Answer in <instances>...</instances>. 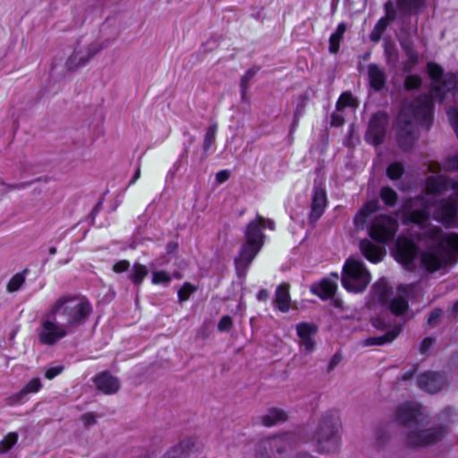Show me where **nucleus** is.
Segmentation results:
<instances>
[{
    "mask_svg": "<svg viewBox=\"0 0 458 458\" xmlns=\"http://www.w3.org/2000/svg\"><path fill=\"white\" fill-rule=\"evenodd\" d=\"M92 312L88 299L80 295L64 294L54 300L37 328L38 341L44 345H54L85 324Z\"/></svg>",
    "mask_w": 458,
    "mask_h": 458,
    "instance_id": "nucleus-1",
    "label": "nucleus"
},
{
    "mask_svg": "<svg viewBox=\"0 0 458 458\" xmlns=\"http://www.w3.org/2000/svg\"><path fill=\"white\" fill-rule=\"evenodd\" d=\"M432 99L423 95L414 100H406L397 117V141L403 150L410 149L417 140V125L427 129L431 124Z\"/></svg>",
    "mask_w": 458,
    "mask_h": 458,
    "instance_id": "nucleus-2",
    "label": "nucleus"
},
{
    "mask_svg": "<svg viewBox=\"0 0 458 458\" xmlns=\"http://www.w3.org/2000/svg\"><path fill=\"white\" fill-rule=\"evenodd\" d=\"M420 407L413 403L400 404L394 412V420L407 426V444L411 446L419 447L434 444L441 440L446 434L444 426L425 428L421 420Z\"/></svg>",
    "mask_w": 458,
    "mask_h": 458,
    "instance_id": "nucleus-3",
    "label": "nucleus"
},
{
    "mask_svg": "<svg viewBox=\"0 0 458 458\" xmlns=\"http://www.w3.org/2000/svg\"><path fill=\"white\" fill-rule=\"evenodd\" d=\"M266 224L269 229H275L274 222L270 219H265L261 216H258L257 219L250 222L246 227L245 241L238 256L234 259L235 269L240 277L245 276L250 265L264 244L265 235L262 230Z\"/></svg>",
    "mask_w": 458,
    "mask_h": 458,
    "instance_id": "nucleus-4",
    "label": "nucleus"
},
{
    "mask_svg": "<svg viewBox=\"0 0 458 458\" xmlns=\"http://www.w3.org/2000/svg\"><path fill=\"white\" fill-rule=\"evenodd\" d=\"M339 426L340 420L335 411H329L322 416L315 434L320 452L330 453L338 449L340 444Z\"/></svg>",
    "mask_w": 458,
    "mask_h": 458,
    "instance_id": "nucleus-5",
    "label": "nucleus"
},
{
    "mask_svg": "<svg viewBox=\"0 0 458 458\" xmlns=\"http://www.w3.org/2000/svg\"><path fill=\"white\" fill-rule=\"evenodd\" d=\"M341 281L348 292L360 293L368 286L370 275L361 260L349 258L343 267Z\"/></svg>",
    "mask_w": 458,
    "mask_h": 458,
    "instance_id": "nucleus-6",
    "label": "nucleus"
},
{
    "mask_svg": "<svg viewBox=\"0 0 458 458\" xmlns=\"http://www.w3.org/2000/svg\"><path fill=\"white\" fill-rule=\"evenodd\" d=\"M395 219L389 216L380 215L374 218L369 228L370 237L381 243L391 241L397 230Z\"/></svg>",
    "mask_w": 458,
    "mask_h": 458,
    "instance_id": "nucleus-7",
    "label": "nucleus"
},
{
    "mask_svg": "<svg viewBox=\"0 0 458 458\" xmlns=\"http://www.w3.org/2000/svg\"><path fill=\"white\" fill-rule=\"evenodd\" d=\"M418 254V249L414 242L405 238H400L396 242L395 258L408 269L414 267V260Z\"/></svg>",
    "mask_w": 458,
    "mask_h": 458,
    "instance_id": "nucleus-8",
    "label": "nucleus"
},
{
    "mask_svg": "<svg viewBox=\"0 0 458 458\" xmlns=\"http://www.w3.org/2000/svg\"><path fill=\"white\" fill-rule=\"evenodd\" d=\"M387 124V116L384 113L375 114L369 123L366 140L371 144L378 145L383 141Z\"/></svg>",
    "mask_w": 458,
    "mask_h": 458,
    "instance_id": "nucleus-9",
    "label": "nucleus"
},
{
    "mask_svg": "<svg viewBox=\"0 0 458 458\" xmlns=\"http://www.w3.org/2000/svg\"><path fill=\"white\" fill-rule=\"evenodd\" d=\"M446 382L444 374L438 372L427 371L418 377V386L420 389L428 393H437L442 389Z\"/></svg>",
    "mask_w": 458,
    "mask_h": 458,
    "instance_id": "nucleus-10",
    "label": "nucleus"
},
{
    "mask_svg": "<svg viewBox=\"0 0 458 458\" xmlns=\"http://www.w3.org/2000/svg\"><path fill=\"white\" fill-rule=\"evenodd\" d=\"M327 204V198L326 191L320 186L313 188L311 209L309 216L311 223L317 222L323 215Z\"/></svg>",
    "mask_w": 458,
    "mask_h": 458,
    "instance_id": "nucleus-11",
    "label": "nucleus"
},
{
    "mask_svg": "<svg viewBox=\"0 0 458 458\" xmlns=\"http://www.w3.org/2000/svg\"><path fill=\"white\" fill-rule=\"evenodd\" d=\"M296 332L301 346L304 347L307 352H311L316 344L313 337L318 332L317 326L312 323H299L296 325Z\"/></svg>",
    "mask_w": 458,
    "mask_h": 458,
    "instance_id": "nucleus-12",
    "label": "nucleus"
},
{
    "mask_svg": "<svg viewBox=\"0 0 458 458\" xmlns=\"http://www.w3.org/2000/svg\"><path fill=\"white\" fill-rule=\"evenodd\" d=\"M331 276L334 279L324 278L310 286L311 293L318 295L321 300L332 298L336 292L338 275L332 274Z\"/></svg>",
    "mask_w": 458,
    "mask_h": 458,
    "instance_id": "nucleus-13",
    "label": "nucleus"
},
{
    "mask_svg": "<svg viewBox=\"0 0 458 458\" xmlns=\"http://www.w3.org/2000/svg\"><path fill=\"white\" fill-rule=\"evenodd\" d=\"M93 381L96 387L105 394H114L120 389L119 379L108 371L98 374Z\"/></svg>",
    "mask_w": 458,
    "mask_h": 458,
    "instance_id": "nucleus-14",
    "label": "nucleus"
},
{
    "mask_svg": "<svg viewBox=\"0 0 458 458\" xmlns=\"http://www.w3.org/2000/svg\"><path fill=\"white\" fill-rule=\"evenodd\" d=\"M196 452L195 441L188 438L174 446L163 458H194Z\"/></svg>",
    "mask_w": 458,
    "mask_h": 458,
    "instance_id": "nucleus-15",
    "label": "nucleus"
},
{
    "mask_svg": "<svg viewBox=\"0 0 458 458\" xmlns=\"http://www.w3.org/2000/svg\"><path fill=\"white\" fill-rule=\"evenodd\" d=\"M360 248L363 256L373 263L379 262L386 251L383 247L377 246L369 240L364 239L360 242Z\"/></svg>",
    "mask_w": 458,
    "mask_h": 458,
    "instance_id": "nucleus-16",
    "label": "nucleus"
},
{
    "mask_svg": "<svg viewBox=\"0 0 458 458\" xmlns=\"http://www.w3.org/2000/svg\"><path fill=\"white\" fill-rule=\"evenodd\" d=\"M457 87V79L454 74L447 73L434 85L433 94L439 100H443L445 92L452 91Z\"/></svg>",
    "mask_w": 458,
    "mask_h": 458,
    "instance_id": "nucleus-17",
    "label": "nucleus"
},
{
    "mask_svg": "<svg viewBox=\"0 0 458 458\" xmlns=\"http://www.w3.org/2000/svg\"><path fill=\"white\" fill-rule=\"evenodd\" d=\"M412 285H402L399 286L398 292L399 297L394 298L389 305L390 310L395 315L403 314L408 308V302L406 298L409 296V293L412 290Z\"/></svg>",
    "mask_w": 458,
    "mask_h": 458,
    "instance_id": "nucleus-18",
    "label": "nucleus"
},
{
    "mask_svg": "<svg viewBox=\"0 0 458 458\" xmlns=\"http://www.w3.org/2000/svg\"><path fill=\"white\" fill-rule=\"evenodd\" d=\"M379 208L377 200H370L366 202L357 212L354 216L353 223L358 229H362L366 224L367 218L376 212Z\"/></svg>",
    "mask_w": 458,
    "mask_h": 458,
    "instance_id": "nucleus-19",
    "label": "nucleus"
},
{
    "mask_svg": "<svg viewBox=\"0 0 458 458\" xmlns=\"http://www.w3.org/2000/svg\"><path fill=\"white\" fill-rule=\"evenodd\" d=\"M401 332V327L395 326L381 336L369 337L362 341V346L383 345L394 341Z\"/></svg>",
    "mask_w": 458,
    "mask_h": 458,
    "instance_id": "nucleus-20",
    "label": "nucleus"
},
{
    "mask_svg": "<svg viewBox=\"0 0 458 458\" xmlns=\"http://www.w3.org/2000/svg\"><path fill=\"white\" fill-rule=\"evenodd\" d=\"M290 301L289 284H281L276 291L275 304L280 311L287 312L290 310Z\"/></svg>",
    "mask_w": 458,
    "mask_h": 458,
    "instance_id": "nucleus-21",
    "label": "nucleus"
},
{
    "mask_svg": "<svg viewBox=\"0 0 458 458\" xmlns=\"http://www.w3.org/2000/svg\"><path fill=\"white\" fill-rule=\"evenodd\" d=\"M400 45L407 57L403 69L405 72H408L417 64L418 52L415 49L414 44L409 39H402Z\"/></svg>",
    "mask_w": 458,
    "mask_h": 458,
    "instance_id": "nucleus-22",
    "label": "nucleus"
},
{
    "mask_svg": "<svg viewBox=\"0 0 458 458\" xmlns=\"http://www.w3.org/2000/svg\"><path fill=\"white\" fill-rule=\"evenodd\" d=\"M368 72L371 87L376 90L381 89L386 82V75L384 71L377 64H370L368 66Z\"/></svg>",
    "mask_w": 458,
    "mask_h": 458,
    "instance_id": "nucleus-23",
    "label": "nucleus"
},
{
    "mask_svg": "<svg viewBox=\"0 0 458 458\" xmlns=\"http://www.w3.org/2000/svg\"><path fill=\"white\" fill-rule=\"evenodd\" d=\"M287 420V414L284 411L278 408H271L260 418L261 423L266 427L274 426L279 422Z\"/></svg>",
    "mask_w": 458,
    "mask_h": 458,
    "instance_id": "nucleus-24",
    "label": "nucleus"
},
{
    "mask_svg": "<svg viewBox=\"0 0 458 458\" xmlns=\"http://www.w3.org/2000/svg\"><path fill=\"white\" fill-rule=\"evenodd\" d=\"M42 387L41 381L38 377H34L30 380L23 388L15 395L12 397L14 402H20L25 395L29 394L38 393Z\"/></svg>",
    "mask_w": 458,
    "mask_h": 458,
    "instance_id": "nucleus-25",
    "label": "nucleus"
},
{
    "mask_svg": "<svg viewBox=\"0 0 458 458\" xmlns=\"http://www.w3.org/2000/svg\"><path fill=\"white\" fill-rule=\"evenodd\" d=\"M425 2L426 0H397V4L403 13L415 14L425 6Z\"/></svg>",
    "mask_w": 458,
    "mask_h": 458,
    "instance_id": "nucleus-26",
    "label": "nucleus"
},
{
    "mask_svg": "<svg viewBox=\"0 0 458 458\" xmlns=\"http://www.w3.org/2000/svg\"><path fill=\"white\" fill-rule=\"evenodd\" d=\"M372 293L374 298H376L379 302L386 303L387 301L390 288L387 283L381 279L376 282L372 286Z\"/></svg>",
    "mask_w": 458,
    "mask_h": 458,
    "instance_id": "nucleus-27",
    "label": "nucleus"
},
{
    "mask_svg": "<svg viewBox=\"0 0 458 458\" xmlns=\"http://www.w3.org/2000/svg\"><path fill=\"white\" fill-rule=\"evenodd\" d=\"M346 31V25L344 22L338 24L336 30L330 36L329 38V52L336 54L339 51L340 42L343 39L344 34Z\"/></svg>",
    "mask_w": 458,
    "mask_h": 458,
    "instance_id": "nucleus-28",
    "label": "nucleus"
},
{
    "mask_svg": "<svg viewBox=\"0 0 458 458\" xmlns=\"http://www.w3.org/2000/svg\"><path fill=\"white\" fill-rule=\"evenodd\" d=\"M148 272L146 266L140 263H135L132 266L129 278L132 281L133 284L140 285L144 278L148 276Z\"/></svg>",
    "mask_w": 458,
    "mask_h": 458,
    "instance_id": "nucleus-29",
    "label": "nucleus"
},
{
    "mask_svg": "<svg viewBox=\"0 0 458 458\" xmlns=\"http://www.w3.org/2000/svg\"><path fill=\"white\" fill-rule=\"evenodd\" d=\"M81 57H83L82 49L74 50L65 63L67 70L73 71L88 63L87 61H83Z\"/></svg>",
    "mask_w": 458,
    "mask_h": 458,
    "instance_id": "nucleus-30",
    "label": "nucleus"
},
{
    "mask_svg": "<svg viewBox=\"0 0 458 458\" xmlns=\"http://www.w3.org/2000/svg\"><path fill=\"white\" fill-rule=\"evenodd\" d=\"M217 131V124L212 123L210 124L205 133L204 140H203V150L205 153V157L208 156V151L210 147L214 144L216 140V135Z\"/></svg>",
    "mask_w": 458,
    "mask_h": 458,
    "instance_id": "nucleus-31",
    "label": "nucleus"
},
{
    "mask_svg": "<svg viewBox=\"0 0 458 458\" xmlns=\"http://www.w3.org/2000/svg\"><path fill=\"white\" fill-rule=\"evenodd\" d=\"M389 24V21L380 18L369 34V39L374 43L378 42L382 37V34L385 32Z\"/></svg>",
    "mask_w": 458,
    "mask_h": 458,
    "instance_id": "nucleus-32",
    "label": "nucleus"
},
{
    "mask_svg": "<svg viewBox=\"0 0 458 458\" xmlns=\"http://www.w3.org/2000/svg\"><path fill=\"white\" fill-rule=\"evenodd\" d=\"M28 269H24L21 273L15 274L7 284V291L13 293L18 291L25 282Z\"/></svg>",
    "mask_w": 458,
    "mask_h": 458,
    "instance_id": "nucleus-33",
    "label": "nucleus"
},
{
    "mask_svg": "<svg viewBox=\"0 0 458 458\" xmlns=\"http://www.w3.org/2000/svg\"><path fill=\"white\" fill-rule=\"evenodd\" d=\"M272 445V437L261 440L257 448L258 455L261 458H270L274 454Z\"/></svg>",
    "mask_w": 458,
    "mask_h": 458,
    "instance_id": "nucleus-34",
    "label": "nucleus"
},
{
    "mask_svg": "<svg viewBox=\"0 0 458 458\" xmlns=\"http://www.w3.org/2000/svg\"><path fill=\"white\" fill-rule=\"evenodd\" d=\"M272 445L273 452L278 454H284L289 446L286 437H272Z\"/></svg>",
    "mask_w": 458,
    "mask_h": 458,
    "instance_id": "nucleus-35",
    "label": "nucleus"
},
{
    "mask_svg": "<svg viewBox=\"0 0 458 458\" xmlns=\"http://www.w3.org/2000/svg\"><path fill=\"white\" fill-rule=\"evenodd\" d=\"M380 198L386 205L394 206L397 200V194L390 187H383L380 190Z\"/></svg>",
    "mask_w": 458,
    "mask_h": 458,
    "instance_id": "nucleus-36",
    "label": "nucleus"
},
{
    "mask_svg": "<svg viewBox=\"0 0 458 458\" xmlns=\"http://www.w3.org/2000/svg\"><path fill=\"white\" fill-rule=\"evenodd\" d=\"M18 440V434L11 432L7 434L4 438L0 442V454L8 452Z\"/></svg>",
    "mask_w": 458,
    "mask_h": 458,
    "instance_id": "nucleus-37",
    "label": "nucleus"
},
{
    "mask_svg": "<svg viewBox=\"0 0 458 458\" xmlns=\"http://www.w3.org/2000/svg\"><path fill=\"white\" fill-rule=\"evenodd\" d=\"M346 106H357L356 100L350 92H344L336 103V109L338 111Z\"/></svg>",
    "mask_w": 458,
    "mask_h": 458,
    "instance_id": "nucleus-38",
    "label": "nucleus"
},
{
    "mask_svg": "<svg viewBox=\"0 0 458 458\" xmlns=\"http://www.w3.org/2000/svg\"><path fill=\"white\" fill-rule=\"evenodd\" d=\"M404 171L403 165L400 162H394L389 165L386 169V174L391 180H398L401 178Z\"/></svg>",
    "mask_w": 458,
    "mask_h": 458,
    "instance_id": "nucleus-39",
    "label": "nucleus"
},
{
    "mask_svg": "<svg viewBox=\"0 0 458 458\" xmlns=\"http://www.w3.org/2000/svg\"><path fill=\"white\" fill-rule=\"evenodd\" d=\"M257 72H258V69H256V68L249 69L245 72V74L242 77V79H241V92H242V97H244V95L246 94V92L250 87V81L253 79V77L256 75Z\"/></svg>",
    "mask_w": 458,
    "mask_h": 458,
    "instance_id": "nucleus-40",
    "label": "nucleus"
},
{
    "mask_svg": "<svg viewBox=\"0 0 458 458\" xmlns=\"http://www.w3.org/2000/svg\"><path fill=\"white\" fill-rule=\"evenodd\" d=\"M103 46L98 42L89 44L83 51V61L89 62L96 54L100 52Z\"/></svg>",
    "mask_w": 458,
    "mask_h": 458,
    "instance_id": "nucleus-41",
    "label": "nucleus"
},
{
    "mask_svg": "<svg viewBox=\"0 0 458 458\" xmlns=\"http://www.w3.org/2000/svg\"><path fill=\"white\" fill-rule=\"evenodd\" d=\"M385 15L381 17L386 21L391 22L396 19L397 11L394 3L392 0H387L384 4Z\"/></svg>",
    "mask_w": 458,
    "mask_h": 458,
    "instance_id": "nucleus-42",
    "label": "nucleus"
},
{
    "mask_svg": "<svg viewBox=\"0 0 458 458\" xmlns=\"http://www.w3.org/2000/svg\"><path fill=\"white\" fill-rule=\"evenodd\" d=\"M428 70L429 76L435 81L434 85L437 84V81H439L443 78V69L436 64L429 63L428 64Z\"/></svg>",
    "mask_w": 458,
    "mask_h": 458,
    "instance_id": "nucleus-43",
    "label": "nucleus"
},
{
    "mask_svg": "<svg viewBox=\"0 0 458 458\" xmlns=\"http://www.w3.org/2000/svg\"><path fill=\"white\" fill-rule=\"evenodd\" d=\"M171 281L170 276L165 271H156L152 275V283L154 284H167Z\"/></svg>",
    "mask_w": 458,
    "mask_h": 458,
    "instance_id": "nucleus-44",
    "label": "nucleus"
},
{
    "mask_svg": "<svg viewBox=\"0 0 458 458\" xmlns=\"http://www.w3.org/2000/svg\"><path fill=\"white\" fill-rule=\"evenodd\" d=\"M195 291V287L189 283H185L178 291V299L180 301H187L191 294Z\"/></svg>",
    "mask_w": 458,
    "mask_h": 458,
    "instance_id": "nucleus-45",
    "label": "nucleus"
},
{
    "mask_svg": "<svg viewBox=\"0 0 458 458\" xmlns=\"http://www.w3.org/2000/svg\"><path fill=\"white\" fill-rule=\"evenodd\" d=\"M385 55L388 64L394 65L398 61V52L392 45H386L385 47Z\"/></svg>",
    "mask_w": 458,
    "mask_h": 458,
    "instance_id": "nucleus-46",
    "label": "nucleus"
},
{
    "mask_svg": "<svg viewBox=\"0 0 458 458\" xmlns=\"http://www.w3.org/2000/svg\"><path fill=\"white\" fill-rule=\"evenodd\" d=\"M421 84V79L417 75H409L405 79V88L407 89H418Z\"/></svg>",
    "mask_w": 458,
    "mask_h": 458,
    "instance_id": "nucleus-47",
    "label": "nucleus"
},
{
    "mask_svg": "<svg viewBox=\"0 0 458 458\" xmlns=\"http://www.w3.org/2000/svg\"><path fill=\"white\" fill-rule=\"evenodd\" d=\"M449 121L458 137V110L456 108H450L447 112Z\"/></svg>",
    "mask_w": 458,
    "mask_h": 458,
    "instance_id": "nucleus-48",
    "label": "nucleus"
},
{
    "mask_svg": "<svg viewBox=\"0 0 458 458\" xmlns=\"http://www.w3.org/2000/svg\"><path fill=\"white\" fill-rule=\"evenodd\" d=\"M63 370H64V366H62V365L48 368L45 372V377L47 379L51 380L54 377H55L56 376H58L59 374H61L63 372Z\"/></svg>",
    "mask_w": 458,
    "mask_h": 458,
    "instance_id": "nucleus-49",
    "label": "nucleus"
},
{
    "mask_svg": "<svg viewBox=\"0 0 458 458\" xmlns=\"http://www.w3.org/2000/svg\"><path fill=\"white\" fill-rule=\"evenodd\" d=\"M232 325V318L229 316H224L221 318L217 327L220 331H227L231 328Z\"/></svg>",
    "mask_w": 458,
    "mask_h": 458,
    "instance_id": "nucleus-50",
    "label": "nucleus"
},
{
    "mask_svg": "<svg viewBox=\"0 0 458 458\" xmlns=\"http://www.w3.org/2000/svg\"><path fill=\"white\" fill-rule=\"evenodd\" d=\"M129 267H130V262L128 260L123 259V260L117 261L114 265L113 270L115 273H122V272L127 271L129 269Z\"/></svg>",
    "mask_w": 458,
    "mask_h": 458,
    "instance_id": "nucleus-51",
    "label": "nucleus"
},
{
    "mask_svg": "<svg viewBox=\"0 0 458 458\" xmlns=\"http://www.w3.org/2000/svg\"><path fill=\"white\" fill-rule=\"evenodd\" d=\"M81 421L86 427L94 425L97 421L96 416L92 412H87L81 415Z\"/></svg>",
    "mask_w": 458,
    "mask_h": 458,
    "instance_id": "nucleus-52",
    "label": "nucleus"
},
{
    "mask_svg": "<svg viewBox=\"0 0 458 458\" xmlns=\"http://www.w3.org/2000/svg\"><path fill=\"white\" fill-rule=\"evenodd\" d=\"M433 342H434L433 339L430 338V337L425 338L421 342L420 346V352L426 353L430 349V347L432 346Z\"/></svg>",
    "mask_w": 458,
    "mask_h": 458,
    "instance_id": "nucleus-53",
    "label": "nucleus"
},
{
    "mask_svg": "<svg viewBox=\"0 0 458 458\" xmlns=\"http://www.w3.org/2000/svg\"><path fill=\"white\" fill-rule=\"evenodd\" d=\"M344 123V117L338 113H333L331 115V124L333 126H341Z\"/></svg>",
    "mask_w": 458,
    "mask_h": 458,
    "instance_id": "nucleus-54",
    "label": "nucleus"
},
{
    "mask_svg": "<svg viewBox=\"0 0 458 458\" xmlns=\"http://www.w3.org/2000/svg\"><path fill=\"white\" fill-rule=\"evenodd\" d=\"M229 178V172L226 170H221L216 174V180L218 183H223Z\"/></svg>",
    "mask_w": 458,
    "mask_h": 458,
    "instance_id": "nucleus-55",
    "label": "nucleus"
},
{
    "mask_svg": "<svg viewBox=\"0 0 458 458\" xmlns=\"http://www.w3.org/2000/svg\"><path fill=\"white\" fill-rule=\"evenodd\" d=\"M442 313L443 312L441 310H433L428 317V324L434 325L437 322V320L441 317Z\"/></svg>",
    "mask_w": 458,
    "mask_h": 458,
    "instance_id": "nucleus-56",
    "label": "nucleus"
},
{
    "mask_svg": "<svg viewBox=\"0 0 458 458\" xmlns=\"http://www.w3.org/2000/svg\"><path fill=\"white\" fill-rule=\"evenodd\" d=\"M341 361V356L338 354H335L332 359L330 360V362L328 364V370H333L338 363Z\"/></svg>",
    "mask_w": 458,
    "mask_h": 458,
    "instance_id": "nucleus-57",
    "label": "nucleus"
},
{
    "mask_svg": "<svg viewBox=\"0 0 458 458\" xmlns=\"http://www.w3.org/2000/svg\"><path fill=\"white\" fill-rule=\"evenodd\" d=\"M268 296H269V294H268L267 290L262 289L259 292L257 298L259 301H267Z\"/></svg>",
    "mask_w": 458,
    "mask_h": 458,
    "instance_id": "nucleus-58",
    "label": "nucleus"
},
{
    "mask_svg": "<svg viewBox=\"0 0 458 458\" xmlns=\"http://www.w3.org/2000/svg\"><path fill=\"white\" fill-rule=\"evenodd\" d=\"M178 245L175 242H170L166 245V252L167 253H173L176 249Z\"/></svg>",
    "mask_w": 458,
    "mask_h": 458,
    "instance_id": "nucleus-59",
    "label": "nucleus"
},
{
    "mask_svg": "<svg viewBox=\"0 0 458 458\" xmlns=\"http://www.w3.org/2000/svg\"><path fill=\"white\" fill-rule=\"evenodd\" d=\"M454 413H455V412H454V409H452V408H447V409H445V410L443 411V413H442V417H443V419L445 420V418H447V417H450V416H452V415H454Z\"/></svg>",
    "mask_w": 458,
    "mask_h": 458,
    "instance_id": "nucleus-60",
    "label": "nucleus"
},
{
    "mask_svg": "<svg viewBox=\"0 0 458 458\" xmlns=\"http://www.w3.org/2000/svg\"><path fill=\"white\" fill-rule=\"evenodd\" d=\"M140 177V168L138 167L134 173L132 179L130 181L129 185L135 183V182Z\"/></svg>",
    "mask_w": 458,
    "mask_h": 458,
    "instance_id": "nucleus-61",
    "label": "nucleus"
},
{
    "mask_svg": "<svg viewBox=\"0 0 458 458\" xmlns=\"http://www.w3.org/2000/svg\"><path fill=\"white\" fill-rule=\"evenodd\" d=\"M414 371H408L402 376V380H409L412 377Z\"/></svg>",
    "mask_w": 458,
    "mask_h": 458,
    "instance_id": "nucleus-62",
    "label": "nucleus"
},
{
    "mask_svg": "<svg viewBox=\"0 0 458 458\" xmlns=\"http://www.w3.org/2000/svg\"><path fill=\"white\" fill-rule=\"evenodd\" d=\"M28 185V183H21V184H13V185H10L9 188L11 190H17V189H21V188H24Z\"/></svg>",
    "mask_w": 458,
    "mask_h": 458,
    "instance_id": "nucleus-63",
    "label": "nucleus"
},
{
    "mask_svg": "<svg viewBox=\"0 0 458 458\" xmlns=\"http://www.w3.org/2000/svg\"><path fill=\"white\" fill-rule=\"evenodd\" d=\"M435 166H436V167H434L433 165H430V166L428 167V170H429V171H431V172H433V173L437 172V171L439 170V165H436Z\"/></svg>",
    "mask_w": 458,
    "mask_h": 458,
    "instance_id": "nucleus-64",
    "label": "nucleus"
}]
</instances>
